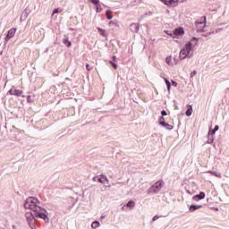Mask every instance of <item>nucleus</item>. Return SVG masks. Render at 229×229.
<instances>
[{
    "mask_svg": "<svg viewBox=\"0 0 229 229\" xmlns=\"http://www.w3.org/2000/svg\"><path fill=\"white\" fill-rule=\"evenodd\" d=\"M24 208L33 210L35 217L43 219L45 223H49V217L47 216V210L40 207V201L35 197H29L24 203Z\"/></svg>",
    "mask_w": 229,
    "mask_h": 229,
    "instance_id": "1",
    "label": "nucleus"
},
{
    "mask_svg": "<svg viewBox=\"0 0 229 229\" xmlns=\"http://www.w3.org/2000/svg\"><path fill=\"white\" fill-rule=\"evenodd\" d=\"M192 43H191V41H188L179 53L180 60H185V58H187V56L191 55V51H192Z\"/></svg>",
    "mask_w": 229,
    "mask_h": 229,
    "instance_id": "2",
    "label": "nucleus"
},
{
    "mask_svg": "<svg viewBox=\"0 0 229 229\" xmlns=\"http://www.w3.org/2000/svg\"><path fill=\"white\" fill-rule=\"evenodd\" d=\"M197 30L200 33L207 31V18H202L196 24Z\"/></svg>",
    "mask_w": 229,
    "mask_h": 229,
    "instance_id": "3",
    "label": "nucleus"
},
{
    "mask_svg": "<svg viewBox=\"0 0 229 229\" xmlns=\"http://www.w3.org/2000/svg\"><path fill=\"white\" fill-rule=\"evenodd\" d=\"M185 35V30L179 27L174 30V38H182Z\"/></svg>",
    "mask_w": 229,
    "mask_h": 229,
    "instance_id": "4",
    "label": "nucleus"
},
{
    "mask_svg": "<svg viewBox=\"0 0 229 229\" xmlns=\"http://www.w3.org/2000/svg\"><path fill=\"white\" fill-rule=\"evenodd\" d=\"M161 3L165 4V6H178L182 1L180 0H159Z\"/></svg>",
    "mask_w": 229,
    "mask_h": 229,
    "instance_id": "5",
    "label": "nucleus"
},
{
    "mask_svg": "<svg viewBox=\"0 0 229 229\" xmlns=\"http://www.w3.org/2000/svg\"><path fill=\"white\" fill-rule=\"evenodd\" d=\"M9 93L11 96H17V98H21L22 96L23 91L21 89H17L15 87H13L10 90Z\"/></svg>",
    "mask_w": 229,
    "mask_h": 229,
    "instance_id": "6",
    "label": "nucleus"
},
{
    "mask_svg": "<svg viewBox=\"0 0 229 229\" xmlns=\"http://www.w3.org/2000/svg\"><path fill=\"white\" fill-rule=\"evenodd\" d=\"M165 63L170 67H174V65H176V59L173 58V56L170 55L165 58Z\"/></svg>",
    "mask_w": 229,
    "mask_h": 229,
    "instance_id": "7",
    "label": "nucleus"
},
{
    "mask_svg": "<svg viewBox=\"0 0 229 229\" xmlns=\"http://www.w3.org/2000/svg\"><path fill=\"white\" fill-rule=\"evenodd\" d=\"M15 33H17V29H11L8 31L7 36L5 37L6 42H8V40H10V38H13V37H15Z\"/></svg>",
    "mask_w": 229,
    "mask_h": 229,
    "instance_id": "8",
    "label": "nucleus"
},
{
    "mask_svg": "<svg viewBox=\"0 0 229 229\" xmlns=\"http://www.w3.org/2000/svg\"><path fill=\"white\" fill-rule=\"evenodd\" d=\"M25 217H26V219H27V221H28L29 223H31V221H33V219L38 218V216H35V213H34V215H33V213H31V212H27V213L25 214Z\"/></svg>",
    "mask_w": 229,
    "mask_h": 229,
    "instance_id": "9",
    "label": "nucleus"
},
{
    "mask_svg": "<svg viewBox=\"0 0 229 229\" xmlns=\"http://www.w3.org/2000/svg\"><path fill=\"white\" fill-rule=\"evenodd\" d=\"M193 201H199V199H205V192L201 191L199 194H197L192 197Z\"/></svg>",
    "mask_w": 229,
    "mask_h": 229,
    "instance_id": "10",
    "label": "nucleus"
},
{
    "mask_svg": "<svg viewBox=\"0 0 229 229\" xmlns=\"http://www.w3.org/2000/svg\"><path fill=\"white\" fill-rule=\"evenodd\" d=\"M140 29V26L139 25V23L131 24V31H132V33H139Z\"/></svg>",
    "mask_w": 229,
    "mask_h": 229,
    "instance_id": "11",
    "label": "nucleus"
},
{
    "mask_svg": "<svg viewBox=\"0 0 229 229\" xmlns=\"http://www.w3.org/2000/svg\"><path fill=\"white\" fill-rule=\"evenodd\" d=\"M216 133V131L214 130H209L208 132V137H210V135H212L211 139L208 140V144H212L214 142V134Z\"/></svg>",
    "mask_w": 229,
    "mask_h": 229,
    "instance_id": "12",
    "label": "nucleus"
},
{
    "mask_svg": "<svg viewBox=\"0 0 229 229\" xmlns=\"http://www.w3.org/2000/svg\"><path fill=\"white\" fill-rule=\"evenodd\" d=\"M201 205H191L189 208L190 212H195V210H199L201 208Z\"/></svg>",
    "mask_w": 229,
    "mask_h": 229,
    "instance_id": "13",
    "label": "nucleus"
},
{
    "mask_svg": "<svg viewBox=\"0 0 229 229\" xmlns=\"http://www.w3.org/2000/svg\"><path fill=\"white\" fill-rule=\"evenodd\" d=\"M155 189H157V191L160 190L162 187H164V181L160 180L157 181L155 185H154Z\"/></svg>",
    "mask_w": 229,
    "mask_h": 229,
    "instance_id": "14",
    "label": "nucleus"
},
{
    "mask_svg": "<svg viewBox=\"0 0 229 229\" xmlns=\"http://www.w3.org/2000/svg\"><path fill=\"white\" fill-rule=\"evenodd\" d=\"M163 80L167 87V91L171 92V82L165 77H164Z\"/></svg>",
    "mask_w": 229,
    "mask_h": 229,
    "instance_id": "15",
    "label": "nucleus"
},
{
    "mask_svg": "<svg viewBox=\"0 0 229 229\" xmlns=\"http://www.w3.org/2000/svg\"><path fill=\"white\" fill-rule=\"evenodd\" d=\"M100 35H102V37H107L108 36V33H106V30L105 29H102V28H98Z\"/></svg>",
    "mask_w": 229,
    "mask_h": 229,
    "instance_id": "16",
    "label": "nucleus"
},
{
    "mask_svg": "<svg viewBox=\"0 0 229 229\" xmlns=\"http://www.w3.org/2000/svg\"><path fill=\"white\" fill-rule=\"evenodd\" d=\"M208 173H209L210 174H214V176H216L217 178H222L223 177V175L219 172L208 171Z\"/></svg>",
    "mask_w": 229,
    "mask_h": 229,
    "instance_id": "17",
    "label": "nucleus"
},
{
    "mask_svg": "<svg viewBox=\"0 0 229 229\" xmlns=\"http://www.w3.org/2000/svg\"><path fill=\"white\" fill-rule=\"evenodd\" d=\"M110 28H119V23L117 21H109Z\"/></svg>",
    "mask_w": 229,
    "mask_h": 229,
    "instance_id": "18",
    "label": "nucleus"
},
{
    "mask_svg": "<svg viewBox=\"0 0 229 229\" xmlns=\"http://www.w3.org/2000/svg\"><path fill=\"white\" fill-rule=\"evenodd\" d=\"M185 114H186L187 117H191V115H192V106H189Z\"/></svg>",
    "mask_w": 229,
    "mask_h": 229,
    "instance_id": "19",
    "label": "nucleus"
},
{
    "mask_svg": "<svg viewBox=\"0 0 229 229\" xmlns=\"http://www.w3.org/2000/svg\"><path fill=\"white\" fill-rule=\"evenodd\" d=\"M99 226H101V224L99 223V221H95L91 224V228L93 229L99 228Z\"/></svg>",
    "mask_w": 229,
    "mask_h": 229,
    "instance_id": "20",
    "label": "nucleus"
},
{
    "mask_svg": "<svg viewBox=\"0 0 229 229\" xmlns=\"http://www.w3.org/2000/svg\"><path fill=\"white\" fill-rule=\"evenodd\" d=\"M106 16L107 17V19H113L114 18V16L112 15V12H110V11H106Z\"/></svg>",
    "mask_w": 229,
    "mask_h": 229,
    "instance_id": "21",
    "label": "nucleus"
},
{
    "mask_svg": "<svg viewBox=\"0 0 229 229\" xmlns=\"http://www.w3.org/2000/svg\"><path fill=\"white\" fill-rule=\"evenodd\" d=\"M64 44H65V46H67V47H71V46H72L71 41H69L68 39H64Z\"/></svg>",
    "mask_w": 229,
    "mask_h": 229,
    "instance_id": "22",
    "label": "nucleus"
},
{
    "mask_svg": "<svg viewBox=\"0 0 229 229\" xmlns=\"http://www.w3.org/2000/svg\"><path fill=\"white\" fill-rule=\"evenodd\" d=\"M106 177H105V176H103V177H100V178H98V182H100V183H105V182H106Z\"/></svg>",
    "mask_w": 229,
    "mask_h": 229,
    "instance_id": "23",
    "label": "nucleus"
},
{
    "mask_svg": "<svg viewBox=\"0 0 229 229\" xmlns=\"http://www.w3.org/2000/svg\"><path fill=\"white\" fill-rule=\"evenodd\" d=\"M163 128H165L166 130H173V125L169 124V123H166L165 124V126Z\"/></svg>",
    "mask_w": 229,
    "mask_h": 229,
    "instance_id": "24",
    "label": "nucleus"
},
{
    "mask_svg": "<svg viewBox=\"0 0 229 229\" xmlns=\"http://www.w3.org/2000/svg\"><path fill=\"white\" fill-rule=\"evenodd\" d=\"M127 207H135V202L133 200H130L128 203H127Z\"/></svg>",
    "mask_w": 229,
    "mask_h": 229,
    "instance_id": "25",
    "label": "nucleus"
},
{
    "mask_svg": "<svg viewBox=\"0 0 229 229\" xmlns=\"http://www.w3.org/2000/svg\"><path fill=\"white\" fill-rule=\"evenodd\" d=\"M96 10H97V13L101 12V8H100L99 4H98L96 5Z\"/></svg>",
    "mask_w": 229,
    "mask_h": 229,
    "instance_id": "26",
    "label": "nucleus"
},
{
    "mask_svg": "<svg viewBox=\"0 0 229 229\" xmlns=\"http://www.w3.org/2000/svg\"><path fill=\"white\" fill-rule=\"evenodd\" d=\"M171 83H172L173 87H178V82H176L174 81H171Z\"/></svg>",
    "mask_w": 229,
    "mask_h": 229,
    "instance_id": "27",
    "label": "nucleus"
},
{
    "mask_svg": "<svg viewBox=\"0 0 229 229\" xmlns=\"http://www.w3.org/2000/svg\"><path fill=\"white\" fill-rule=\"evenodd\" d=\"M91 3H93V4H99V0H91Z\"/></svg>",
    "mask_w": 229,
    "mask_h": 229,
    "instance_id": "28",
    "label": "nucleus"
},
{
    "mask_svg": "<svg viewBox=\"0 0 229 229\" xmlns=\"http://www.w3.org/2000/svg\"><path fill=\"white\" fill-rule=\"evenodd\" d=\"M165 33H166L167 35H169L170 37H173V38H174V32H173V33H169V31H165Z\"/></svg>",
    "mask_w": 229,
    "mask_h": 229,
    "instance_id": "29",
    "label": "nucleus"
},
{
    "mask_svg": "<svg viewBox=\"0 0 229 229\" xmlns=\"http://www.w3.org/2000/svg\"><path fill=\"white\" fill-rule=\"evenodd\" d=\"M27 101H28V103H32L33 101L31 100V96L30 95H29L28 97H27Z\"/></svg>",
    "mask_w": 229,
    "mask_h": 229,
    "instance_id": "30",
    "label": "nucleus"
},
{
    "mask_svg": "<svg viewBox=\"0 0 229 229\" xmlns=\"http://www.w3.org/2000/svg\"><path fill=\"white\" fill-rule=\"evenodd\" d=\"M55 13H60V9H55L54 11H53V15H55Z\"/></svg>",
    "mask_w": 229,
    "mask_h": 229,
    "instance_id": "31",
    "label": "nucleus"
},
{
    "mask_svg": "<svg viewBox=\"0 0 229 229\" xmlns=\"http://www.w3.org/2000/svg\"><path fill=\"white\" fill-rule=\"evenodd\" d=\"M165 121V119L164 118V116H161L160 118H159V124L161 123H164Z\"/></svg>",
    "mask_w": 229,
    "mask_h": 229,
    "instance_id": "32",
    "label": "nucleus"
},
{
    "mask_svg": "<svg viewBox=\"0 0 229 229\" xmlns=\"http://www.w3.org/2000/svg\"><path fill=\"white\" fill-rule=\"evenodd\" d=\"M161 114L163 115V117H165V115H167V112H165V110H163L161 112Z\"/></svg>",
    "mask_w": 229,
    "mask_h": 229,
    "instance_id": "33",
    "label": "nucleus"
},
{
    "mask_svg": "<svg viewBox=\"0 0 229 229\" xmlns=\"http://www.w3.org/2000/svg\"><path fill=\"white\" fill-rule=\"evenodd\" d=\"M110 64L113 65V67H114V69H117V64L110 62Z\"/></svg>",
    "mask_w": 229,
    "mask_h": 229,
    "instance_id": "34",
    "label": "nucleus"
},
{
    "mask_svg": "<svg viewBox=\"0 0 229 229\" xmlns=\"http://www.w3.org/2000/svg\"><path fill=\"white\" fill-rule=\"evenodd\" d=\"M194 76H196V71H193V72H191V77L192 78Z\"/></svg>",
    "mask_w": 229,
    "mask_h": 229,
    "instance_id": "35",
    "label": "nucleus"
},
{
    "mask_svg": "<svg viewBox=\"0 0 229 229\" xmlns=\"http://www.w3.org/2000/svg\"><path fill=\"white\" fill-rule=\"evenodd\" d=\"M159 124H160V126L165 127L167 124V123H165V122H161V123H159Z\"/></svg>",
    "mask_w": 229,
    "mask_h": 229,
    "instance_id": "36",
    "label": "nucleus"
},
{
    "mask_svg": "<svg viewBox=\"0 0 229 229\" xmlns=\"http://www.w3.org/2000/svg\"><path fill=\"white\" fill-rule=\"evenodd\" d=\"M218 130H219V125H216L213 131H215V132H216V131H217Z\"/></svg>",
    "mask_w": 229,
    "mask_h": 229,
    "instance_id": "37",
    "label": "nucleus"
},
{
    "mask_svg": "<svg viewBox=\"0 0 229 229\" xmlns=\"http://www.w3.org/2000/svg\"><path fill=\"white\" fill-rule=\"evenodd\" d=\"M86 69H87V71H90V65L89 64H86Z\"/></svg>",
    "mask_w": 229,
    "mask_h": 229,
    "instance_id": "38",
    "label": "nucleus"
},
{
    "mask_svg": "<svg viewBox=\"0 0 229 229\" xmlns=\"http://www.w3.org/2000/svg\"><path fill=\"white\" fill-rule=\"evenodd\" d=\"M158 219V216H155L154 217H153V221H157Z\"/></svg>",
    "mask_w": 229,
    "mask_h": 229,
    "instance_id": "39",
    "label": "nucleus"
},
{
    "mask_svg": "<svg viewBox=\"0 0 229 229\" xmlns=\"http://www.w3.org/2000/svg\"><path fill=\"white\" fill-rule=\"evenodd\" d=\"M179 1H181V3H185V2H187V0H179Z\"/></svg>",
    "mask_w": 229,
    "mask_h": 229,
    "instance_id": "40",
    "label": "nucleus"
},
{
    "mask_svg": "<svg viewBox=\"0 0 229 229\" xmlns=\"http://www.w3.org/2000/svg\"><path fill=\"white\" fill-rule=\"evenodd\" d=\"M175 109L178 110V106H175Z\"/></svg>",
    "mask_w": 229,
    "mask_h": 229,
    "instance_id": "41",
    "label": "nucleus"
},
{
    "mask_svg": "<svg viewBox=\"0 0 229 229\" xmlns=\"http://www.w3.org/2000/svg\"><path fill=\"white\" fill-rule=\"evenodd\" d=\"M114 60H115V56H114Z\"/></svg>",
    "mask_w": 229,
    "mask_h": 229,
    "instance_id": "42",
    "label": "nucleus"
}]
</instances>
